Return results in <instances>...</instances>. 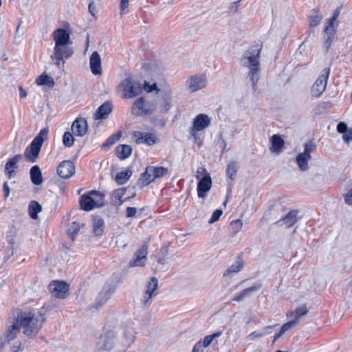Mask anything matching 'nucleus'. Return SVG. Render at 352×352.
<instances>
[{
	"label": "nucleus",
	"mask_w": 352,
	"mask_h": 352,
	"mask_svg": "<svg viewBox=\"0 0 352 352\" xmlns=\"http://www.w3.org/2000/svg\"><path fill=\"white\" fill-rule=\"evenodd\" d=\"M104 195L98 191L92 190L89 194L83 195L80 201V205L82 210L89 211L94 207L103 206Z\"/></svg>",
	"instance_id": "nucleus-5"
},
{
	"label": "nucleus",
	"mask_w": 352,
	"mask_h": 352,
	"mask_svg": "<svg viewBox=\"0 0 352 352\" xmlns=\"http://www.w3.org/2000/svg\"><path fill=\"white\" fill-rule=\"evenodd\" d=\"M122 135V131L117 132L115 135L109 137L106 142L102 144V146H111L118 141Z\"/></svg>",
	"instance_id": "nucleus-41"
},
{
	"label": "nucleus",
	"mask_w": 352,
	"mask_h": 352,
	"mask_svg": "<svg viewBox=\"0 0 352 352\" xmlns=\"http://www.w3.org/2000/svg\"><path fill=\"white\" fill-rule=\"evenodd\" d=\"M19 94L21 98H25L27 96V92L23 89L22 87H19Z\"/></svg>",
	"instance_id": "nucleus-64"
},
{
	"label": "nucleus",
	"mask_w": 352,
	"mask_h": 352,
	"mask_svg": "<svg viewBox=\"0 0 352 352\" xmlns=\"http://www.w3.org/2000/svg\"><path fill=\"white\" fill-rule=\"evenodd\" d=\"M347 130H348L347 125L344 122H340L338 124L337 131L338 133L343 134V133L347 132L348 131Z\"/></svg>",
	"instance_id": "nucleus-52"
},
{
	"label": "nucleus",
	"mask_w": 352,
	"mask_h": 352,
	"mask_svg": "<svg viewBox=\"0 0 352 352\" xmlns=\"http://www.w3.org/2000/svg\"><path fill=\"white\" fill-rule=\"evenodd\" d=\"M212 187V179L209 173L206 175L199 179L197 184V195L199 198L204 199L206 197V193L210 190Z\"/></svg>",
	"instance_id": "nucleus-14"
},
{
	"label": "nucleus",
	"mask_w": 352,
	"mask_h": 352,
	"mask_svg": "<svg viewBox=\"0 0 352 352\" xmlns=\"http://www.w3.org/2000/svg\"><path fill=\"white\" fill-rule=\"evenodd\" d=\"M243 267V261L241 255H239L234 264H232L224 273V276H229L233 273L240 272Z\"/></svg>",
	"instance_id": "nucleus-30"
},
{
	"label": "nucleus",
	"mask_w": 352,
	"mask_h": 352,
	"mask_svg": "<svg viewBox=\"0 0 352 352\" xmlns=\"http://www.w3.org/2000/svg\"><path fill=\"white\" fill-rule=\"evenodd\" d=\"M132 175V172L130 170L122 171L116 174V182L120 184H124L130 178Z\"/></svg>",
	"instance_id": "nucleus-37"
},
{
	"label": "nucleus",
	"mask_w": 352,
	"mask_h": 352,
	"mask_svg": "<svg viewBox=\"0 0 352 352\" xmlns=\"http://www.w3.org/2000/svg\"><path fill=\"white\" fill-rule=\"evenodd\" d=\"M201 347H202L201 342L199 341V342H198L197 343L195 344V345L194 346V347L192 349V352H200V350H201Z\"/></svg>",
	"instance_id": "nucleus-62"
},
{
	"label": "nucleus",
	"mask_w": 352,
	"mask_h": 352,
	"mask_svg": "<svg viewBox=\"0 0 352 352\" xmlns=\"http://www.w3.org/2000/svg\"><path fill=\"white\" fill-rule=\"evenodd\" d=\"M3 191H4V197L7 198L10 195V188L8 186V182H4L3 186Z\"/></svg>",
	"instance_id": "nucleus-61"
},
{
	"label": "nucleus",
	"mask_w": 352,
	"mask_h": 352,
	"mask_svg": "<svg viewBox=\"0 0 352 352\" xmlns=\"http://www.w3.org/2000/svg\"><path fill=\"white\" fill-rule=\"evenodd\" d=\"M132 152V148L127 144L119 145L116 147V155L120 160H125L128 158Z\"/></svg>",
	"instance_id": "nucleus-29"
},
{
	"label": "nucleus",
	"mask_w": 352,
	"mask_h": 352,
	"mask_svg": "<svg viewBox=\"0 0 352 352\" xmlns=\"http://www.w3.org/2000/svg\"><path fill=\"white\" fill-rule=\"evenodd\" d=\"M238 169L239 165L236 161H231L228 164L226 168V175L231 181L235 179Z\"/></svg>",
	"instance_id": "nucleus-33"
},
{
	"label": "nucleus",
	"mask_w": 352,
	"mask_h": 352,
	"mask_svg": "<svg viewBox=\"0 0 352 352\" xmlns=\"http://www.w3.org/2000/svg\"><path fill=\"white\" fill-rule=\"evenodd\" d=\"M235 230V232H238L242 228V223L240 220L232 221L230 223Z\"/></svg>",
	"instance_id": "nucleus-54"
},
{
	"label": "nucleus",
	"mask_w": 352,
	"mask_h": 352,
	"mask_svg": "<svg viewBox=\"0 0 352 352\" xmlns=\"http://www.w3.org/2000/svg\"><path fill=\"white\" fill-rule=\"evenodd\" d=\"M272 327L271 326H267L265 327L262 331H254L252 333H250L248 338L250 340H254L258 338H261L264 335L270 333V332L267 331V330L271 329Z\"/></svg>",
	"instance_id": "nucleus-43"
},
{
	"label": "nucleus",
	"mask_w": 352,
	"mask_h": 352,
	"mask_svg": "<svg viewBox=\"0 0 352 352\" xmlns=\"http://www.w3.org/2000/svg\"><path fill=\"white\" fill-rule=\"evenodd\" d=\"M12 352H18L21 349V342L18 340L10 346Z\"/></svg>",
	"instance_id": "nucleus-55"
},
{
	"label": "nucleus",
	"mask_w": 352,
	"mask_h": 352,
	"mask_svg": "<svg viewBox=\"0 0 352 352\" xmlns=\"http://www.w3.org/2000/svg\"><path fill=\"white\" fill-rule=\"evenodd\" d=\"M113 104L110 101H107L98 107L95 112L94 117L96 120L106 119L112 112Z\"/></svg>",
	"instance_id": "nucleus-21"
},
{
	"label": "nucleus",
	"mask_w": 352,
	"mask_h": 352,
	"mask_svg": "<svg viewBox=\"0 0 352 352\" xmlns=\"http://www.w3.org/2000/svg\"><path fill=\"white\" fill-rule=\"evenodd\" d=\"M168 173L167 168L147 166L145 172L142 174L141 178L138 180V185L140 186H147L153 182L155 179L162 177Z\"/></svg>",
	"instance_id": "nucleus-6"
},
{
	"label": "nucleus",
	"mask_w": 352,
	"mask_h": 352,
	"mask_svg": "<svg viewBox=\"0 0 352 352\" xmlns=\"http://www.w3.org/2000/svg\"><path fill=\"white\" fill-rule=\"evenodd\" d=\"M49 130L43 128L39 133L34 138L32 143L28 146L24 152L25 159L31 162H34L41 151V146L45 139L47 138Z\"/></svg>",
	"instance_id": "nucleus-3"
},
{
	"label": "nucleus",
	"mask_w": 352,
	"mask_h": 352,
	"mask_svg": "<svg viewBox=\"0 0 352 352\" xmlns=\"http://www.w3.org/2000/svg\"><path fill=\"white\" fill-rule=\"evenodd\" d=\"M20 330L21 329L19 327V323H18L16 318H14L11 323L7 326L3 333V338L8 342L12 341L16 338Z\"/></svg>",
	"instance_id": "nucleus-16"
},
{
	"label": "nucleus",
	"mask_w": 352,
	"mask_h": 352,
	"mask_svg": "<svg viewBox=\"0 0 352 352\" xmlns=\"http://www.w3.org/2000/svg\"><path fill=\"white\" fill-rule=\"evenodd\" d=\"M273 151L279 152L284 146V140L278 135H273L270 139Z\"/></svg>",
	"instance_id": "nucleus-35"
},
{
	"label": "nucleus",
	"mask_w": 352,
	"mask_h": 352,
	"mask_svg": "<svg viewBox=\"0 0 352 352\" xmlns=\"http://www.w3.org/2000/svg\"><path fill=\"white\" fill-rule=\"evenodd\" d=\"M30 178L35 185H40L43 182L41 171L38 166H34L30 169Z\"/></svg>",
	"instance_id": "nucleus-32"
},
{
	"label": "nucleus",
	"mask_w": 352,
	"mask_h": 352,
	"mask_svg": "<svg viewBox=\"0 0 352 352\" xmlns=\"http://www.w3.org/2000/svg\"><path fill=\"white\" fill-rule=\"evenodd\" d=\"M210 124V119L207 115L199 114L194 119L193 121V129L195 131H201L205 128L208 127Z\"/></svg>",
	"instance_id": "nucleus-23"
},
{
	"label": "nucleus",
	"mask_w": 352,
	"mask_h": 352,
	"mask_svg": "<svg viewBox=\"0 0 352 352\" xmlns=\"http://www.w3.org/2000/svg\"><path fill=\"white\" fill-rule=\"evenodd\" d=\"M72 131L76 136L82 137L87 133V122L84 118H76L72 125Z\"/></svg>",
	"instance_id": "nucleus-17"
},
{
	"label": "nucleus",
	"mask_w": 352,
	"mask_h": 352,
	"mask_svg": "<svg viewBox=\"0 0 352 352\" xmlns=\"http://www.w3.org/2000/svg\"><path fill=\"white\" fill-rule=\"evenodd\" d=\"M197 175L196 176V177H197V179H200L199 178V175L200 174L204 173V175H205L206 173H207V171H206L205 168H201L199 170H197Z\"/></svg>",
	"instance_id": "nucleus-63"
},
{
	"label": "nucleus",
	"mask_w": 352,
	"mask_h": 352,
	"mask_svg": "<svg viewBox=\"0 0 352 352\" xmlns=\"http://www.w3.org/2000/svg\"><path fill=\"white\" fill-rule=\"evenodd\" d=\"M154 111V106L146 102L143 98L137 99L132 107V112L136 116L149 115Z\"/></svg>",
	"instance_id": "nucleus-11"
},
{
	"label": "nucleus",
	"mask_w": 352,
	"mask_h": 352,
	"mask_svg": "<svg viewBox=\"0 0 352 352\" xmlns=\"http://www.w3.org/2000/svg\"><path fill=\"white\" fill-rule=\"evenodd\" d=\"M73 54V49L69 45H55L51 59L55 60V65L58 69H61L63 67L65 59L70 58Z\"/></svg>",
	"instance_id": "nucleus-7"
},
{
	"label": "nucleus",
	"mask_w": 352,
	"mask_h": 352,
	"mask_svg": "<svg viewBox=\"0 0 352 352\" xmlns=\"http://www.w3.org/2000/svg\"><path fill=\"white\" fill-rule=\"evenodd\" d=\"M212 340H213V339L210 335L207 336L204 338V339L203 340V343L201 344V346L206 348L211 344Z\"/></svg>",
	"instance_id": "nucleus-56"
},
{
	"label": "nucleus",
	"mask_w": 352,
	"mask_h": 352,
	"mask_svg": "<svg viewBox=\"0 0 352 352\" xmlns=\"http://www.w3.org/2000/svg\"><path fill=\"white\" fill-rule=\"evenodd\" d=\"M36 83L38 85H47L49 87H52L54 84V82L52 77L47 74H43L37 78Z\"/></svg>",
	"instance_id": "nucleus-39"
},
{
	"label": "nucleus",
	"mask_w": 352,
	"mask_h": 352,
	"mask_svg": "<svg viewBox=\"0 0 352 352\" xmlns=\"http://www.w3.org/2000/svg\"><path fill=\"white\" fill-rule=\"evenodd\" d=\"M322 20V16L319 14H316L314 16H311L310 17V25L311 27H316L318 25Z\"/></svg>",
	"instance_id": "nucleus-49"
},
{
	"label": "nucleus",
	"mask_w": 352,
	"mask_h": 352,
	"mask_svg": "<svg viewBox=\"0 0 352 352\" xmlns=\"http://www.w3.org/2000/svg\"><path fill=\"white\" fill-rule=\"evenodd\" d=\"M342 138L346 143H349L352 140V131L343 133Z\"/></svg>",
	"instance_id": "nucleus-58"
},
{
	"label": "nucleus",
	"mask_w": 352,
	"mask_h": 352,
	"mask_svg": "<svg viewBox=\"0 0 352 352\" xmlns=\"http://www.w3.org/2000/svg\"><path fill=\"white\" fill-rule=\"evenodd\" d=\"M90 69L94 75H100L102 73L101 58L98 52H94L90 57Z\"/></svg>",
	"instance_id": "nucleus-22"
},
{
	"label": "nucleus",
	"mask_w": 352,
	"mask_h": 352,
	"mask_svg": "<svg viewBox=\"0 0 352 352\" xmlns=\"http://www.w3.org/2000/svg\"><path fill=\"white\" fill-rule=\"evenodd\" d=\"M129 0H121L120 1V10L121 14H123L124 11L129 7Z\"/></svg>",
	"instance_id": "nucleus-59"
},
{
	"label": "nucleus",
	"mask_w": 352,
	"mask_h": 352,
	"mask_svg": "<svg viewBox=\"0 0 352 352\" xmlns=\"http://www.w3.org/2000/svg\"><path fill=\"white\" fill-rule=\"evenodd\" d=\"M22 158V155L20 154L14 155L10 158L5 165V173L6 175L11 178L16 176V170L18 168V163Z\"/></svg>",
	"instance_id": "nucleus-18"
},
{
	"label": "nucleus",
	"mask_w": 352,
	"mask_h": 352,
	"mask_svg": "<svg viewBox=\"0 0 352 352\" xmlns=\"http://www.w3.org/2000/svg\"><path fill=\"white\" fill-rule=\"evenodd\" d=\"M118 89L123 94V98H133L141 94L142 87L138 81L126 78L119 84Z\"/></svg>",
	"instance_id": "nucleus-4"
},
{
	"label": "nucleus",
	"mask_w": 352,
	"mask_h": 352,
	"mask_svg": "<svg viewBox=\"0 0 352 352\" xmlns=\"http://www.w3.org/2000/svg\"><path fill=\"white\" fill-rule=\"evenodd\" d=\"M53 39L55 45H69L70 36L69 34L63 28H58L53 32Z\"/></svg>",
	"instance_id": "nucleus-19"
},
{
	"label": "nucleus",
	"mask_w": 352,
	"mask_h": 352,
	"mask_svg": "<svg viewBox=\"0 0 352 352\" xmlns=\"http://www.w3.org/2000/svg\"><path fill=\"white\" fill-rule=\"evenodd\" d=\"M137 209L134 207H127L126 209V217L131 218L135 216Z\"/></svg>",
	"instance_id": "nucleus-51"
},
{
	"label": "nucleus",
	"mask_w": 352,
	"mask_h": 352,
	"mask_svg": "<svg viewBox=\"0 0 352 352\" xmlns=\"http://www.w3.org/2000/svg\"><path fill=\"white\" fill-rule=\"evenodd\" d=\"M148 254V246L144 245L142 246L135 253V256H138L140 258H142L144 260L146 258V255Z\"/></svg>",
	"instance_id": "nucleus-46"
},
{
	"label": "nucleus",
	"mask_w": 352,
	"mask_h": 352,
	"mask_svg": "<svg viewBox=\"0 0 352 352\" xmlns=\"http://www.w3.org/2000/svg\"><path fill=\"white\" fill-rule=\"evenodd\" d=\"M69 287L63 281L54 280L49 285V290L52 295L58 298H65Z\"/></svg>",
	"instance_id": "nucleus-12"
},
{
	"label": "nucleus",
	"mask_w": 352,
	"mask_h": 352,
	"mask_svg": "<svg viewBox=\"0 0 352 352\" xmlns=\"http://www.w3.org/2000/svg\"><path fill=\"white\" fill-rule=\"evenodd\" d=\"M261 287V284L255 285L252 287L246 288L241 291L239 294L234 296L232 299L234 301L240 302L243 300L247 296H249L252 292H256Z\"/></svg>",
	"instance_id": "nucleus-31"
},
{
	"label": "nucleus",
	"mask_w": 352,
	"mask_h": 352,
	"mask_svg": "<svg viewBox=\"0 0 352 352\" xmlns=\"http://www.w3.org/2000/svg\"><path fill=\"white\" fill-rule=\"evenodd\" d=\"M144 89L148 92H151L154 90H156L158 92L160 90L157 87L156 83H153V85H150L148 82H145L144 85Z\"/></svg>",
	"instance_id": "nucleus-53"
},
{
	"label": "nucleus",
	"mask_w": 352,
	"mask_h": 352,
	"mask_svg": "<svg viewBox=\"0 0 352 352\" xmlns=\"http://www.w3.org/2000/svg\"><path fill=\"white\" fill-rule=\"evenodd\" d=\"M127 331H129V337L127 336L126 338V343L125 344H127V345H129L131 342H133L135 336L131 333V329L126 330V332Z\"/></svg>",
	"instance_id": "nucleus-60"
},
{
	"label": "nucleus",
	"mask_w": 352,
	"mask_h": 352,
	"mask_svg": "<svg viewBox=\"0 0 352 352\" xmlns=\"http://www.w3.org/2000/svg\"><path fill=\"white\" fill-rule=\"evenodd\" d=\"M158 285V280L153 277L146 285V290L142 297L141 302L145 307L150 305V300L157 295L156 289Z\"/></svg>",
	"instance_id": "nucleus-10"
},
{
	"label": "nucleus",
	"mask_w": 352,
	"mask_h": 352,
	"mask_svg": "<svg viewBox=\"0 0 352 352\" xmlns=\"http://www.w3.org/2000/svg\"><path fill=\"white\" fill-rule=\"evenodd\" d=\"M298 323L296 320H292L288 322L285 323L280 329V334L285 333L287 331L295 327Z\"/></svg>",
	"instance_id": "nucleus-45"
},
{
	"label": "nucleus",
	"mask_w": 352,
	"mask_h": 352,
	"mask_svg": "<svg viewBox=\"0 0 352 352\" xmlns=\"http://www.w3.org/2000/svg\"><path fill=\"white\" fill-rule=\"evenodd\" d=\"M344 201L346 204L352 205V188L344 195Z\"/></svg>",
	"instance_id": "nucleus-57"
},
{
	"label": "nucleus",
	"mask_w": 352,
	"mask_h": 352,
	"mask_svg": "<svg viewBox=\"0 0 352 352\" xmlns=\"http://www.w3.org/2000/svg\"><path fill=\"white\" fill-rule=\"evenodd\" d=\"M262 45L256 44L250 47L243 54L241 65L248 69V76L252 82V89L256 90V84L261 77L260 55Z\"/></svg>",
	"instance_id": "nucleus-2"
},
{
	"label": "nucleus",
	"mask_w": 352,
	"mask_h": 352,
	"mask_svg": "<svg viewBox=\"0 0 352 352\" xmlns=\"http://www.w3.org/2000/svg\"><path fill=\"white\" fill-rule=\"evenodd\" d=\"M57 173L62 178H69L75 173L74 163L69 160L62 162L57 168Z\"/></svg>",
	"instance_id": "nucleus-15"
},
{
	"label": "nucleus",
	"mask_w": 352,
	"mask_h": 352,
	"mask_svg": "<svg viewBox=\"0 0 352 352\" xmlns=\"http://www.w3.org/2000/svg\"><path fill=\"white\" fill-rule=\"evenodd\" d=\"M45 309L44 307L20 311L16 317L23 333L30 339L37 336L45 322Z\"/></svg>",
	"instance_id": "nucleus-1"
},
{
	"label": "nucleus",
	"mask_w": 352,
	"mask_h": 352,
	"mask_svg": "<svg viewBox=\"0 0 352 352\" xmlns=\"http://www.w3.org/2000/svg\"><path fill=\"white\" fill-rule=\"evenodd\" d=\"M316 148L313 142L309 141L305 144L304 151L299 153L296 158V162L301 171H306L309 169L308 162L311 160V153Z\"/></svg>",
	"instance_id": "nucleus-8"
},
{
	"label": "nucleus",
	"mask_w": 352,
	"mask_h": 352,
	"mask_svg": "<svg viewBox=\"0 0 352 352\" xmlns=\"http://www.w3.org/2000/svg\"><path fill=\"white\" fill-rule=\"evenodd\" d=\"M80 226L77 222H72L69 225V228L67 230V234L72 239H74L75 235L80 230Z\"/></svg>",
	"instance_id": "nucleus-42"
},
{
	"label": "nucleus",
	"mask_w": 352,
	"mask_h": 352,
	"mask_svg": "<svg viewBox=\"0 0 352 352\" xmlns=\"http://www.w3.org/2000/svg\"><path fill=\"white\" fill-rule=\"evenodd\" d=\"M114 333L113 331H108L100 338V342H102V348L105 350H110L113 346Z\"/></svg>",
	"instance_id": "nucleus-28"
},
{
	"label": "nucleus",
	"mask_w": 352,
	"mask_h": 352,
	"mask_svg": "<svg viewBox=\"0 0 352 352\" xmlns=\"http://www.w3.org/2000/svg\"><path fill=\"white\" fill-rule=\"evenodd\" d=\"M223 212L221 210H216L212 215V217L208 221L209 223H213L219 220V217L221 216Z\"/></svg>",
	"instance_id": "nucleus-50"
},
{
	"label": "nucleus",
	"mask_w": 352,
	"mask_h": 352,
	"mask_svg": "<svg viewBox=\"0 0 352 352\" xmlns=\"http://www.w3.org/2000/svg\"><path fill=\"white\" fill-rule=\"evenodd\" d=\"M94 232L96 236H101L104 232V222L100 217H96L93 222Z\"/></svg>",
	"instance_id": "nucleus-34"
},
{
	"label": "nucleus",
	"mask_w": 352,
	"mask_h": 352,
	"mask_svg": "<svg viewBox=\"0 0 352 352\" xmlns=\"http://www.w3.org/2000/svg\"><path fill=\"white\" fill-rule=\"evenodd\" d=\"M329 72V68H324L322 70L320 76L312 86L311 92L313 96L319 97L324 91Z\"/></svg>",
	"instance_id": "nucleus-9"
},
{
	"label": "nucleus",
	"mask_w": 352,
	"mask_h": 352,
	"mask_svg": "<svg viewBox=\"0 0 352 352\" xmlns=\"http://www.w3.org/2000/svg\"><path fill=\"white\" fill-rule=\"evenodd\" d=\"M126 191V188H120L114 190L111 195V203L115 206H120L124 201L122 199Z\"/></svg>",
	"instance_id": "nucleus-27"
},
{
	"label": "nucleus",
	"mask_w": 352,
	"mask_h": 352,
	"mask_svg": "<svg viewBox=\"0 0 352 352\" xmlns=\"http://www.w3.org/2000/svg\"><path fill=\"white\" fill-rule=\"evenodd\" d=\"M206 85V78L202 76H192L186 81V86L188 90L192 93L204 89Z\"/></svg>",
	"instance_id": "nucleus-13"
},
{
	"label": "nucleus",
	"mask_w": 352,
	"mask_h": 352,
	"mask_svg": "<svg viewBox=\"0 0 352 352\" xmlns=\"http://www.w3.org/2000/svg\"><path fill=\"white\" fill-rule=\"evenodd\" d=\"M308 312V310L305 306H302L296 309L294 312H291L287 315L288 318H294L293 320H296L298 321V319L306 315Z\"/></svg>",
	"instance_id": "nucleus-40"
},
{
	"label": "nucleus",
	"mask_w": 352,
	"mask_h": 352,
	"mask_svg": "<svg viewBox=\"0 0 352 352\" xmlns=\"http://www.w3.org/2000/svg\"><path fill=\"white\" fill-rule=\"evenodd\" d=\"M135 258L129 262V266L133 267H141L144 265V259L140 258L138 256H135Z\"/></svg>",
	"instance_id": "nucleus-47"
},
{
	"label": "nucleus",
	"mask_w": 352,
	"mask_h": 352,
	"mask_svg": "<svg viewBox=\"0 0 352 352\" xmlns=\"http://www.w3.org/2000/svg\"><path fill=\"white\" fill-rule=\"evenodd\" d=\"M298 210H291L289 212L285 217L278 221L276 223L279 226H285L286 228H290L294 226L298 221Z\"/></svg>",
	"instance_id": "nucleus-24"
},
{
	"label": "nucleus",
	"mask_w": 352,
	"mask_h": 352,
	"mask_svg": "<svg viewBox=\"0 0 352 352\" xmlns=\"http://www.w3.org/2000/svg\"><path fill=\"white\" fill-rule=\"evenodd\" d=\"M29 214L33 219H36L38 213L41 211V206L36 201H30L28 207Z\"/></svg>",
	"instance_id": "nucleus-36"
},
{
	"label": "nucleus",
	"mask_w": 352,
	"mask_h": 352,
	"mask_svg": "<svg viewBox=\"0 0 352 352\" xmlns=\"http://www.w3.org/2000/svg\"><path fill=\"white\" fill-rule=\"evenodd\" d=\"M171 91H169L168 94L164 97L161 102L160 103V111L163 113H166L169 111L171 107V98H170Z\"/></svg>",
	"instance_id": "nucleus-38"
},
{
	"label": "nucleus",
	"mask_w": 352,
	"mask_h": 352,
	"mask_svg": "<svg viewBox=\"0 0 352 352\" xmlns=\"http://www.w3.org/2000/svg\"><path fill=\"white\" fill-rule=\"evenodd\" d=\"M133 137L135 138V142L138 144L145 143L149 146H151L156 142L155 136L151 133L135 131L133 134Z\"/></svg>",
	"instance_id": "nucleus-20"
},
{
	"label": "nucleus",
	"mask_w": 352,
	"mask_h": 352,
	"mask_svg": "<svg viewBox=\"0 0 352 352\" xmlns=\"http://www.w3.org/2000/svg\"><path fill=\"white\" fill-rule=\"evenodd\" d=\"M340 14V12L338 10H336L333 14V16L328 20L327 25L330 26H336L337 27V24H336L337 19Z\"/></svg>",
	"instance_id": "nucleus-48"
},
{
	"label": "nucleus",
	"mask_w": 352,
	"mask_h": 352,
	"mask_svg": "<svg viewBox=\"0 0 352 352\" xmlns=\"http://www.w3.org/2000/svg\"><path fill=\"white\" fill-rule=\"evenodd\" d=\"M336 32V26L327 25L324 29V47L327 52L331 45V43L334 39Z\"/></svg>",
	"instance_id": "nucleus-26"
},
{
	"label": "nucleus",
	"mask_w": 352,
	"mask_h": 352,
	"mask_svg": "<svg viewBox=\"0 0 352 352\" xmlns=\"http://www.w3.org/2000/svg\"><path fill=\"white\" fill-rule=\"evenodd\" d=\"M74 138L70 132H65L63 135V142L65 146L71 147L74 144Z\"/></svg>",
	"instance_id": "nucleus-44"
},
{
	"label": "nucleus",
	"mask_w": 352,
	"mask_h": 352,
	"mask_svg": "<svg viewBox=\"0 0 352 352\" xmlns=\"http://www.w3.org/2000/svg\"><path fill=\"white\" fill-rule=\"evenodd\" d=\"M116 287L110 284L105 285L98 295V302L102 305L107 301L110 296L115 292Z\"/></svg>",
	"instance_id": "nucleus-25"
}]
</instances>
